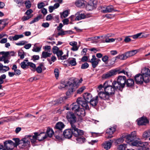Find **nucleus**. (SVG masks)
Masks as SVG:
<instances>
[{
	"instance_id": "obj_1",
	"label": "nucleus",
	"mask_w": 150,
	"mask_h": 150,
	"mask_svg": "<svg viewBox=\"0 0 150 150\" xmlns=\"http://www.w3.org/2000/svg\"><path fill=\"white\" fill-rule=\"evenodd\" d=\"M83 99L79 98L77 100L78 104H80L82 107L85 108L86 110H89L88 103L92 98V95L89 93H85L83 94Z\"/></svg>"
},
{
	"instance_id": "obj_2",
	"label": "nucleus",
	"mask_w": 150,
	"mask_h": 150,
	"mask_svg": "<svg viewBox=\"0 0 150 150\" xmlns=\"http://www.w3.org/2000/svg\"><path fill=\"white\" fill-rule=\"evenodd\" d=\"M123 73L125 75L128 76L127 72L125 71L124 70H121L120 68H118L112 69L103 74L102 76V78L103 79H105L110 78L117 74H120Z\"/></svg>"
},
{
	"instance_id": "obj_3",
	"label": "nucleus",
	"mask_w": 150,
	"mask_h": 150,
	"mask_svg": "<svg viewBox=\"0 0 150 150\" xmlns=\"http://www.w3.org/2000/svg\"><path fill=\"white\" fill-rule=\"evenodd\" d=\"M66 86L68 89V91L66 92L67 95L68 96H69L72 93L76 88V83L74 81H73L72 82L69 81L67 83V85L63 83H61L59 88L62 89Z\"/></svg>"
},
{
	"instance_id": "obj_4",
	"label": "nucleus",
	"mask_w": 150,
	"mask_h": 150,
	"mask_svg": "<svg viewBox=\"0 0 150 150\" xmlns=\"http://www.w3.org/2000/svg\"><path fill=\"white\" fill-rule=\"evenodd\" d=\"M137 139L139 140H134L130 144H131L133 146L138 147L137 148L138 150H146L148 149V144L147 142H141L138 138Z\"/></svg>"
},
{
	"instance_id": "obj_5",
	"label": "nucleus",
	"mask_w": 150,
	"mask_h": 150,
	"mask_svg": "<svg viewBox=\"0 0 150 150\" xmlns=\"http://www.w3.org/2000/svg\"><path fill=\"white\" fill-rule=\"evenodd\" d=\"M30 141L29 140L28 137H27V136H25L20 141L19 147L20 148L28 147H30Z\"/></svg>"
},
{
	"instance_id": "obj_6",
	"label": "nucleus",
	"mask_w": 150,
	"mask_h": 150,
	"mask_svg": "<svg viewBox=\"0 0 150 150\" xmlns=\"http://www.w3.org/2000/svg\"><path fill=\"white\" fill-rule=\"evenodd\" d=\"M125 137L126 139V141L129 144H130L134 140L138 139V137L137 136L136 132L135 131L132 132L130 134L126 136Z\"/></svg>"
},
{
	"instance_id": "obj_7",
	"label": "nucleus",
	"mask_w": 150,
	"mask_h": 150,
	"mask_svg": "<svg viewBox=\"0 0 150 150\" xmlns=\"http://www.w3.org/2000/svg\"><path fill=\"white\" fill-rule=\"evenodd\" d=\"M134 80L136 83L137 84H142L143 83L144 81L145 83L149 82V79L145 78V77L140 74H138L135 75L134 77Z\"/></svg>"
},
{
	"instance_id": "obj_8",
	"label": "nucleus",
	"mask_w": 150,
	"mask_h": 150,
	"mask_svg": "<svg viewBox=\"0 0 150 150\" xmlns=\"http://www.w3.org/2000/svg\"><path fill=\"white\" fill-rule=\"evenodd\" d=\"M108 81H106L103 84L105 92L109 95L114 94L115 91V88L111 86H108Z\"/></svg>"
},
{
	"instance_id": "obj_9",
	"label": "nucleus",
	"mask_w": 150,
	"mask_h": 150,
	"mask_svg": "<svg viewBox=\"0 0 150 150\" xmlns=\"http://www.w3.org/2000/svg\"><path fill=\"white\" fill-rule=\"evenodd\" d=\"M67 117L68 121L69 122L71 127L72 125H75L76 121V117L72 112H68L67 114Z\"/></svg>"
},
{
	"instance_id": "obj_10",
	"label": "nucleus",
	"mask_w": 150,
	"mask_h": 150,
	"mask_svg": "<svg viewBox=\"0 0 150 150\" xmlns=\"http://www.w3.org/2000/svg\"><path fill=\"white\" fill-rule=\"evenodd\" d=\"M4 144L6 150H12L15 147L14 143L11 140H8L4 142Z\"/></svg>"
},
{
	"instance_id": "obj_11",
	"label": "nucleus",
	"mask_w": 150,
	"mask_h": 150,
	"mask_svg": "<svg viewBox=\"0 0 150 150\" xmlns=\"http://www.w3.org/2000/svg\"><path fill=\"white\" fill-rule=\"evenodd\" d=\"M100 61V59L97 58L95 55H93L89 62L91 63L92 67L95 68L97 66Z\"/></svg>"
},
{
	"instance_id": "obj_12",
	"label": "nucleus",
	"mask_w": 150,
	"mask_h": 150,
	"mask_svg": "<svg viewBox=\"0 0 150 150\" xmlns=\"http://www.w3.org/2000/svg\"><path fill=\"white\" fill-rule=\"evenodd\" d=\"M71 128L72 130H74V135L76 137H78V136H81L83 134V131L76 128L75 125H72Z\"/></svg>"
},
{
	"instance_id": "obj_13",
	"label": "nucleus",
	"mask_w": 150,
	"mask_h": 150,
	"mask_svg": "<svg viewBox=\"0 0 150 150\" xmlns=\"http://www.w3.org/2000/svg\"><path fill=\"white\" fill-rule=\"evenodd\" d=\"M141 74L145 78L148 79L149 77L150 76V69L147 68H144L142 70Z\"/></svg>"
},
{
	"instance_id": "obj_14",
	"label": "nucleus",
	"mask_w": 150,
	"mask_h": 150,
	"mask_svg": "<svg viewBox=\"0 0 150 150\" xmlns=\"http://www.w3.org/2000/svg\"><path fill=\"white\" fill-rule=\"evenodd\" d=\"M34 134V135L33 136L30 135L27 136V137H28L29 140H30L33 145L34 146H35V143L36 142L37 140H38V137H37L38 133L35 132Z\"/></svg>"
},
{
	"instance_id": "obj_15",
	"label": "nucleus",
	"mask_w": 150,
	"mask_h": 150,
	"mask_svg": "<svg viewBox=\"0 0 150 150\" xmlns=\"http://www.w3.org/2000/svg\"><path fill=\"white\" fill-rule=\"evenodd\" d=\"M137 124L139 125H145L147 124L149 121L146 117H142L137 120Z\"/></svg>"
},
{
	"instance_id": "obj_16",
	"label": "nucleus",
	"mask_w": 150,
	"mask_h": 150,
	"mask_svg": "<svg viewBox=\"0 0 150 150\" xmlns=\"http://www.w3.org/2000/svg\"><path fill=\"white\" fill-rule=\"evenodd\" d=\"M117 81L118 83H120L124 88L126 83V77L125 76H119L118 77Z\"/></svg>"
},
{
	"instance_id": "obj_17",
	"label": "nucleus",
	"mask_w": 150,
	"mask_h": 150,
	"mask_svg": "<svg viewBox=\"0 0 150 150\" xmlns=\"http://www.w3.org/2000/svg\"><path fill=\"white\" fill-rule=\"evenodd\" d=\"M97 4L96 2L94 1H90L88 2L86 5V8L88 11H91L96 7Z\"/></svg>"
},
{
	"instance_id": "obj_18",
	"label": "nucleus",
	"mask_w": 150,
	"mask_h": 150,
	"mask_svg": "<svg viewBox=\"0 0 150 150\" xmlns=\"http://www.w3.org/2000/svg\"><path fill=\"white\" fill-rule=\"evenodd\" d=\"M113 139L110 140V141H106L103 143L102 145V147L106 150L109 149L111 147L112 143L113 142Z\"/></svg>"
},
{
	"instance_id": "obj_19",
	"label": "nucleus",
	"mask_w": 150,
	"mask_h": 150,
	"mask_svg": "<svg viewBox=\"0 0 150 150\" xmlns=\"http://www.w3.org/2000/svg\"><path fill=\"white\" fill-rule=\"evenodd\" d=\"M116 130V127H111L108 129L106 131V133L110 136H109L108 137H106V138L108 139L112 138V137L113 136L110 135L112 134Z\"/></svg>"
},
{
	"instance_id": "obj_20",
	"label": "nucleus",
	"mask_w": 150,
	"mask_h": 150,
	"mask_svg": "<svg viewBox=\"0 0 150 150\" xmlns=\"http://www.w3.org/2000/svg\"><path fill=\"white\" fill-rule=\"evenodd\" d=\"M73 132L71 129H68L65 130L63 134L64 137L70 139L72 136Z\"/></svg>"
},
{
	"instance_id": "obj_21",
	"label": "nucleus",
	"mask_w": 150,
	"mask_h": 150,
	"mask_svg": "<svg viewBox=\"0 0 150 150\" xmlns=\"http://www.w3.org/2000/svg\"><path fill=\"white\" fill-rule=\"evenodd\" d=\"M113 87L115 88V90H122L124 88L117 81H113L112 83Z\"/></svg>"
},
{
	"instance_id": "obj_22",
	"label": "nucleus",
	"mask_w": 150,
	"mask_h": 150,
	"mask_svg": "<svg viewBox=\"0 0 150 150\" xmlns=\"http://www.w3.org/2000/svg\"><path fill=\"white\" fill-rule=\"evenodd\" d=\"M99 97L101 99L106 100L108 99L109 95L105 92L100 91L98 94Z\"/></svg>"
},
{
	"instance_id": "obj_23",
	"label": "nucleus",
	"mask_w": 150,
	"mask_h": 150,
	"mask_svg": "<svg viewBox=\"0 0 150 150\" xmlns=\"http://www.w3.org/2000/svg\"><path fill=\"white\" fill-rule=\"evenodd\" d=\"M67 98L66 97H64L62 98H60L59 99L57 100L52 101L51 102L49 103V104L52 103V105H54L59 103H63L64 101V100L66 99Z\"/></svg>"
},
{
	"instance_id": "obj_24",
	"label": "nucleus",
	"mask_w": 150,
	"mask_h": 150,
	"mask_svg": "<svg viewBox=\"0 0 150 150\" xmlns=\"http://www.w3.org/2000/svg\"><path fill=\"white\" fill-rule=\"evenodd\" d=\"M83 107V108H80L75 113L77 115L81 117L84 116L85 115V108Z\"/></svg>"
},
{
	"instance_id": "obj_25",
	"label": "nucleus",
	"mask_w": 150,
	"mask_h": 150,
	"mask_svg": "<svg viewBox=\"0 0 150 150\" xmlns=\"http://www.w3.org/2000/svg\"><path fill=\"white\" fill-rule=\"evenodd\" d=\"M103 9H102L101 11L103 13L112 12L114 11L113 7L112 6L110 5L107 6L106 8H103Z\"/></svg>"
},
{
	"instance_id": "obj_26",
	"label": "nucleus",
	"mask_w": 150,
	"mask_h": 150,
	"mask_svg": "<svg viewBox=\"0 0 150 150\" xmlns=\"http://www.w3.org/2000/svg\"><path fill=\"white\" fill-rule=\"evenodd\" d=\"M80 104H78L76 102V103H73L72 105H71L70 107L71 108L72 110L75 113L80 108Z\"/></svg>"
},
{
	"instance_id": "obj_27",
	"label": "nucleus",
	"mask_w": 150,
	"mask_h": 150,
	"mask_svg": "<svg viewBox=\"0 0 150 150\" xmlns=\"http://www.w3.org/2000/svg\"><path fill=\"white\" fill-rule=\"evenodd\" d=\"M142 35V36L140 38H146L149 35L148 34H145L143 33H140L131 36L134 39H137L140 37Z\"/></svg>"
},
{
	"instance_id": "obj_28",
	"label": "nucleus",
	"mask_w": 150,
	"mask_h": 150,
	"mask_svg": "<svg viewBox=\"0 0 150 150\" xmlns=\"http://www.w3.org/2000/svg\"><path fill=\"white\" fill-rule=\"evenodd\" d=\"M24 36L23 34L16 35L14 36H10L8 38V39L11 40H16L19 38H22Z\"/></svg>"
},
{
	"instance_id": "obj_29",
	"label": "nucleus",
	"mask_w": 150,
	"mask_h": 150,
	"mask_svg": "<svg viewBox=\"0 0 150 150\" xmlns=\"http://www.w3.org/2000/svg\"><path fill=\"white\" fill-rule=\"evenodd\" d=\"M86 1L83 0H77L75 2L76 6L78 7H83L85 5Z\"/></svg>"
},
{
	"instance_id": "obj_30",
	"label": "nucleus",
	"mask_w": 150,
	"mask_h": 150,
	"mask_svg": "<svg viewBox=\"0 0 150 150\" xmlns=\"http://www.w3.org/2000/svg\"><path fill=\"white\" fill-rule=\"evenodd\" d=\"M10 69L9 67L4 66L2 64L0 63V72L4 73L8 71Z\"/></svg>"
},
{
	"instance_id": "obj_31",
	"label": "nucleus",
	"mask_w": 150,
	"mask_h": 150,
	"mask_svg": "<svg viewBox=\"0 0 150 150\" xmlns=\"http://www.w3.org/2000/svg\"><path fill=\"white\" fill-rule=\"evenodd\" d=\"M37 137H38V140L39 141H41L46 139L47 137V136L44 132L41 133L40 134H38V133Z\"/></svg>"
},
{
	"instance_id": "obj_32",
	"label": "nucleus",
	"mask_w": 150,
	"mask_h": 150,
	"mask_svg": "<svg viewBox=\"0 0 150 150\" xmlns=\"http://www.w3.org/2000/svg\"><path fill=\"white\" fill-rule=\"evenodd\" d=\"M62 132L61 130H59L55 131L54 134V136L56 139L59 140H62Z\"/></svg>"
},
{
	"instance_id": "obj_33",
	"label": "nucleus",
	"mask_w": 150,
	"mask_h": 150,
	"mask_svg": "<svg viewBox=\"0 0 150 150\" xmlns=\"http://www.w3.org/2000/svg\"><path fill=\"white\" fill-rule=\"evenodd\" d=\"M138 52L137 50H134L131 51H128L126 52L127 58L133 56L136 54Z\"/></svg>"
},
{
	"instance_id": "obj_34",
	"label": "nucleus",
	"mask_w": 150,
	"mask_h": 150,
	"mask_svg": "<svg viewBox=\"0 0 150 150\" xmlns=\"http://www.w3.org/2000/svg\"><path fill=\"white\" fill-rule=\"evenodd\" d=\"M98 96H96L95 98H92L91 100L89 102L93 106H95L97 105L98 101Z\"/></svg>"
},
{
	"instance_id": "obj_35",
	"label": "nucleus",
	"mask_w": 150,
	"mask_h": 150,
	"mask_svg": "<svg viewBox=\"0 0 150 150\" xmlns=\"http://www.w3.org/2000/svg\"><path fill=\"white\" fill-rule=\"evenodd\" d=\"M77 42L75 41H72L70 42L69 44L72 46L71 48V50L73 51H77L79 47L77 46Z\"/></svg>"
},
{
	"instance_id": "obj_36",
	"label": "nucleus",
	"mask_w": 150,
	"mask_h": 150,
	"mask_svg": "<svg viewBox=\"0 0 150 150\" xmlns=\"http://www.w3.org/2000/svg\"><path fill=\"white\" fill-rule=\"evenodd\" d=\"M65 126L64 124L61 122H57L55 126V128L59 130H61Z\"/></svg>"
},
{
	"instance_id": "obj_37",
	"label": "nucleus",
	"mask_w": 150,
	"mask_h": 150,
	"mask_svg": "<svg viewBox=\"0 0 150 150\" xmlns=\"http://www.w3.org/2000/svg\"><path fill=\"white\" fill-rule=\"evenodd\" d=\"M45 68L43 65L41 63L36 68H35V70L39 74H40L42 73V69L45 70Z\"/></svg>"
},
{
	"instance_id": "obj_38",
	"label": "nucleus",
	"mask_w": 150,
	"mask_h": 150,
	"mask_svg": "<svg viewBox=\"0 0 150 150\" xmlns=\"http://www.w3.org/2000/svg\"><path fill=\"white\" fill-rule=\"evenodd\" d=\"M126 84L127 87H132L134 86V82L133 80L131 79H129L126 81Z\"/></svg>"
},
{
	"instance_id": "obj_39",
	"label": "nucleus",
	"mask_w": 150,
	"mask_h": 150,
	"mask_svg": "<svg viewBox=\"0 0 150 150\" xmlns=\"http://www.w3.org/2000/svg\"><path fill=\"white\" fill-rule=\"evenodd\" d=\"M46 134L47 137H51L54 134V132L52 129L48 127L46 131Z\"/></svg>"
},
{
	"instance_id": "obj_40",
	"label": "nucleus",
	"mask_w": 150,
	"mask_h": 150,
	"mask_svg": "<svg viewBox=\"0 0 150 150\" xmlns=\"http://www.w3.org/2000/svg\"><path fill=\"white\" fill-rule=\"evenodd\" d=\"M127 56L126 52L124 54L119 55L116 57V59H119L121 60H125L127 58Z\"/></svg>"
},
{
	"instance_id": "obj_41",
	"label": "nucleus",
	"mask_w": 150,
	"mask_h": 150,
	"mask_svg": "<svg viewBox=\"0 0 150 150\" xmlns=\"http://www.w3.org/2000/svg\"><path fill=\"white\" fill-rule=\"evenodd\" d=\"M127 145L124 144H120L117 147V150H132L129 149H126Z\"/></svg>"
},
{
	"instance_id": "obj_42",
	"label": "nucleus",
	"mask_w": 150,
	"mask_h": 150,
	"mask_svg": "<svg viewBox=\"0 0 150 150\" xmlns=\"http://www.w3.org/2000/svg\"><path fill=\"white\" fill-rule=\"evenodd\" d=\"M59 31L58 33V35H65L67 34H70L72 32V31L71 30L64 31L63 30H61Z\"/></svg>"
},
{
	"instance_id": "obj_43",
	"label": "nucleus",
	"mask_w": 150,
	"mask_h": 150,
	"mask_svg": "<svg viewBox=\"0 0 150 150\" xmlns=\"http://www.w3.org/2000/svg\"><path fill=\"white\" fill-rule=\"evenodd\" d=\"M142 136L143 138L145 139L150 137V129L145 131L143 134Z\"/></svg>"
},
{
	"instance_id": "obj_44",
	"label": "nucleus",
	"mask_w": 150,
	"mask_h": 150,
	"mask_svg": "<svg viewBox=\"0 0 150 150\" xmlns=\"http://www.w3.org/2000/svg\"><path fill=\"white\" fill-rule=\"evenodd\" d=\"M76 139L78 143H82L85 141L86 139L83 137H76Z\"/></svg>"
},
{
	"instance_id": "obj_45",
	"label": "nucleus",
	"mask_w": 150,
	"mask_h": 150,
	"mask_svg": "<svg viewBox=\"0 0 150 150\" xmlns=\"http://www.w3.org/2000/svg\"><path fill=\"white\" fill-rule=\"evenodd\" d=\"M69 13V11L67 10H66L62 13H60L61 17L62 18H65L67 17Z\"/></svg>"
},
{
	"instance_id": "obj_46",
	"label": "nucleus",
	"mask_w": 150,
	"mask_h": 150,
	"mask_svg": "<svg viewBox=\"0 0 150 150\" xmlns=\"http://www.w3.org/2000/svg\"><path fill=\"white\" fill-rule=\"evenodd\" d=\"M27 65L28 66H30L31 69L32 71H35L36 68L35 64L32 62H27Z\"/></svg>"
},
{
	"instance_id": "obj_47",
	"label": "nucleus",
	"mask_w": 150,
	"mask_h": 150,
	"mask_svg": "<svg viewBox=\"0 0 150 150\" xmlns=\"http://www.w3.org/2000/svg\"><path fill=\"white\" fill-rule=\"evenodd\" d=\"M28 61V60H25L22 62L21 64V67L23 69H25L26 68V66H28L27 65Z\"/></svg>"
},
{
	"instance_id": "obj_48",
	"label": "nucleus",
	"mask_w": 150,
	"mask_h": 150,
	"mask_svg": "<svg viewBox=\"0 0 150 150\" xmlns=\"http://www.w3.org/2000/svg\"><path fill=\"white\" fill-rule=\"evenodd\" d=\"M86 17L85 15L83 13H81L76 17V20H79L81 19L85 18Z\"/></svg>"
},
{
	"instance_id": "obj_49",
	"label": "nucleus",
	"mask_w": 150,
	"mask_h": 150,
	"mask_svg": "<svg viewBox=\"0 0 150 150\" xmlns=\"http://www.w3.org/2000/svg\"><path fill=\"white\" fill-rule=\"evenodd\" d=\"M69 63L72 66H75L76 64V59L75 58H73L69 61Z\"/></svg>"
},
{
	"instance_id": "obj_50",
	"label": "nucleus",
	"mask_w": 150,
	"mask_h": 150,
	"mask_svg": "<svg viewBox=\"0 0 150 150\" xmlns=\"http://www.w3.org/2000/svg\"><path fill=\"white\" fill-rule=\"evenodd\" d=\"M51 54V53L47 52H43L42 53V57L44 58L50 57Z\"/></svg>"
},
{
	"instance_id": "obj_51",
	"label": "nucleus",
	"mask_w": 150,
	"mask_h": 150,
	"mask_svg": "<svg viewBox=\"0 0 150 150\" xmlns=\"http://www.w3.org/2000/svg\"><path fill=\"white\" fill-rule=\"evenodd\" d=\"M42 15H40L38 16L36 18H34L33 20L31 21L30 22V24H31L35 22L38 21L41 18Z\"/></svg>"
},
{
	"instance_id": "obj_52",
	"label": "nucleus",
	"mask_w": 150,
	"mask_h": 150,
	"mask_svg": "<svg viewBox=\"0 0 150 150\" xmlns=\"http://www.w3.org/2000/svg\"><path fill=\"white\" fill-rule=\"evenodd\" d=\"M86 89V87L84 86H82L80 88H79L76 91V93L78 94H80L82 93L83 91Z\"/></svg>"
},
{
	"instance_id": "obj_53",
	"label": "nucleus",
	"mask_w": 150,
	"mask_h": 150,
	"mask_svg": "<svg viewBox=\"0 0 150 150\" xmlns=\"http://www.w3.org/2000/svg\"><path fill=\"white\" fill-rule=\"evenodd\" d=\"M55 76L57 79H58L59 75V71L58 69H55L54 71Z\"/></svg>"
},
{
	"instance_id": "obj_54",
	"label": "nucleus",
	"mask_w": 150,
	"mask_h": 150,
	"mask_svg": "<svg viewBox=\"0 0 150 150\" xmlns=\"http://www.w3.org/2000/svg\"><path fill=\"white\" fill-rule=\"evenodd\" d=\"M6 76L5 74H3L0 76V83L2 84L4 83L3 80L6 79Z\"/></svg>"
},
{
	"instance_id": "obj_55",
	"label": "nucleus",
	"mask_w": 150,
	"mask_h": 150,
	"mask_svg": "<svg viewBox=\"0 0 150 150\" xmlns=\"http://www.w3.org/2000/svg\"><path fill=\"white\" fill-rule=\"evenodd\" d=\"M25 4L26 8H29L31 6V3L29 0L25 1Z\"/></svg>"
},
{
	"instance_id": "obj_56",
	"label": "nucleus",
	"mask_w": 150,
	"mask_h": 150,
	"mask_svg": "<svg viewBox=\"0 0 150 150\" xmlns=\"http://www.w3.org/2000/svg\"><path fill=\"white\" fill-rule=\"evenodd\" d=\"M13 140L15 141V143H14L15 146L16 147L18 145H19L20 141L18 138H15L13 139Z\"/></svg>"
},
{
	"instance_id": "obj_57",
	"label": "nucleus",
	"mask_w": 150,
	"mask_h": 150,
	"mask_svg": "<svg viewBox=\"0 0 150 150\" xmlns=\"http://www.w3.org/2000/svg\"><path fill=\"white\" fill-rule=\"evenodd\" d=\"M1 54H3L4 55L1 58V59H3V58H5V57H7L8 55L9 54V53L8 52H1Z\"/></svg>"
},
{
	"instance_id": "obj_58",
	"label": "nucleus",
	"mask_w": 150,
	"mask_h": 150,
	"mask_svg": "<svg viewBox=\"0 0 150 150\" xmlns=\"http://www.w3.org/2000/svg\"><path fill=\"white\" fill-rule=\"evenodd\" d=\"M27 43V42L25 40L21 41L16 43V44L18 46L23 45Z\"/></svg>"
},
{
	"instance_id": "obj_59",
	"label": "nucleus",
	"mask_w": 150,
	"mask_h": 150,
	"mask_svg": "<svg viewBox=\"0 0 150 150\" xmlns=\"http://www.w3.org/2000/svg\"><path fill=\"white\" fill-rule=\"evenodd\" d=\"M88 64L86 62H85L81 65V68L83 69H85L88 68Z\"/></svg>"
},
{
	"instance_id": "obj_60",
	"label": "nucleus",
	"mask_w": 150,
	"mask_h": 150,
	"mask_svg": "<svg viewBox=\"0 0 150 150\" xmlns=\"http://www.w3.org/2000/svg\"><path fill=\"white\" fill-rule=\"evenodd\" d=\"M33 12V10L31 9H29L27 10V11L25 13L27 16H33V14H31Z\"/></svg>"
},
{
	"instance_id": "obj_61",
	"label": "nucleus",
	"mask_w": 150,
	"mask_h": 150,
	"mask_svg": "<svg viewBox=\"0 0 150 150\" xmlns=\"http://www.w3.org/2000/svg\"><path fill=\"white\" fill-rule=\"evenodd\" d=\"M18 55L22 59H23L24 57V53L22 51H19L18 52Z\"/></svg>"
},
{
	"instance_id": "obj_62",
	"label": "nucleus",
	"mask_w": 150,
	"mask_h": 150,
	"mask_svg": "<svg viewBox=\"0 0 150 150\" xmlns=\"http://www.w3.org/2000/svg\"><path fill=\"white\" fill-rule=\"evenodd\" d=\"M115 41V39L113 38H106L105 40V42L103 41V42H114Z\"/></svg>"
},
{
	"instance_id": "obj_63",
	"label": "nucleus",
	"mask_w": 150,
	"mask_h": 150,
	"mask_svg": "<svg viewBox=\"0 0 150 150\" xmlns=\"http://www.w3.org/2000/svg\"><path fill=\"white\" fill-rule=\"evenodd\" d=\"M45 6V4L43 2H41L38 4V7L39 9H41Z\"/></svg>"
},
{
	"instance_id": "obj_64",
	"label": "nucleus",
	"mask_w": 150,
	"mask_h": 150,
	"mask_svg": "<svg viewBox=\"0 0 150 150\" xmlns=\"http://www.w3.org/2000/svg\"><path fill=\"white\" fill-rule=\"evenodd\" d=\"M33 17V16H24L22 18V20L23 21H25L28 20L31 18Z\"/></svg>"
}]
</instances>
